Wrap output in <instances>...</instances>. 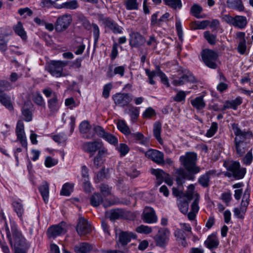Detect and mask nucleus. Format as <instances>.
<instances>
[{"instance_id":"f257e3e1","label":"nucleus","mask_w":253,"mask_h":253,"mask_svg":"<svg viewBox=\"0 0 253 253\" xmlns=\"http://www.w3.org/2000/svg\"><path fill=\"white\" fill-rule=\"evenodd\" d=\"M232 127L235 134L234 140V151L239 157H243L251 148L250 139L253 136L250 129L242 130L236 124H233Z\"/></svg>"},{"instance_id":"f03ea898","label":"nucleus","mask_w":253,"mask_h":253,"mask_svg":"<svg viewBox=\"0 0 253 253\" xmlns=\"http://www.w3.org/2000/svg\"><path fill=\"white\" fill-rule=\"evenodd\" d=\"M1 217L4 222L6 237L11 248L14 251L25 250L27 248L26 240L22 234L21 232L18 229L16 223L14 221L10 222V230L6 221L5 217L3 214H1Z\"/></svg>"},{"instance_id":"7ed1b4c3","label":"nucleus","mask_w":253,"mask_h":253,"mask_svg":"<svg viewBox=\"0 0 253 253\" xmlns=\"http://www.w3.org/2000/svg\"><path fill=\"white\" fill-rule=\"evenodd\" d=\"M197 154L194 152H186L184 155L179 158V161L181 165L188 171L193 173L200 172V169L196 167Z\"/></svg>"},{"instance_id":"20e7f679","label":"nucleus","mask_w":253,"mask_h":253,"mask_svg":"<svg viewBox=\"0 0 253 253\" xmlns=\"http://www.w3.org/2000/svg\"><path fill=\"white\" fill-rule=\"evenodd\" d=\"M202 57L205 64L209 68L215 69L217 67V53L210 49H206L202 52Z\"/></svg>"},{"instance_id":"39448f33","label":"nucleus","mask_w":253,"mask_h":253,"mask_svg":"<svg viewBox=\"0 0 253 253\" xmlns=\"http://www.w3.org/2000/svg\"><path fill=\"white\" fill-rule=\"evenodd\" d=\"M250 193L246 191L244 194L241 206L239 208H235L233 211L234 216L239 219H243L249 204Z\"/></svg>"},{"instance_id":"423d86ee","label":"nucleus","mask_w":253,"mask_h":253,"mask_svg":"<svg viewBox=\"0 0 253 253\" xmlns=\"http://www.w3.org/2000/svg\"><path fill=\"white\" fill-rule=\"evenodd\" d=\"M112 99L116 105L125 107L131 102L132 95L130 93L119 92L114 94Z\"/></svg>"},{"instance_id":"0eeeda50","label":"nucleus","mask_w":253,"mask_h":253,"mask_svg":"<svg viewBox=\"0 0 253 253\" xmlns=\"http://www.w3.org/2000/svg\"><path fill=\"white\" fill-rule=\"evenodd\" d=\"M145 73L148 77L149 83L151 84H155V82L154 80V78L156 76H159L161 79L162 82L169 86V80L166 75L160 70L159 67H157L154 71H150L149 69H145Z\"/></svg>"},{"instance_id":"6e6552de","label":"nucleus","mask_w":253,"mask_h":253,"mask_svg":"<svg viewBox=\"0 0 253 253\" xmlns=\"http://www.w3.org/2000/svg\"><path fill=\"white\" fill-rule=\"evenodd\" d=\"M67 64V61H52L49 66V72L53 76L57 78L63 76V68Z\"/></svg>"},{"instance_id":"1a4fd4ad","label":"nucleus","mask_w":253,"mask_h":253,"mask_svg":"<svg viewBox=\"0 0 253 253\" xmlns=\"http://www.w3.org/2000/svg\"><path fill=\"white\" fill-rule=\"evenodd\" d=\"M72 21L71 16L65 14L58 18L55 24V29L57 32L65 30L70 25Z\"/></svg>"},{"instance_id":"9d476101","label":"nucleus","mask_w":253,"mask_h":253,"mask_svg":"<svg viewBox=\"0 0 253 253\" xmlns=\"http://www.w3.org/2000/svg\"><path fill=\"white\" fill-rule=\"evenodd\" d=\"M228 170L232 172V175L237 179L243 178L246 173L245 168H241L239 162H233L228 168Z\"/></svg>"},{"instance_id":"9b49d317","label":"nucleus","mask_w":253,"mask_h":253,"mask_svg":"<svg viewBox=\"0 0 253 253\" xmlns=\"http://www.w3.org/2000/svg\"><path fill=\"white\" fill-rule=\"evenodd\" d=\"M15 132L17 140L20 142V143L23 147L27 149V141L24 130V125L21 121H19L17 122Z\"/></svg>"},{"instance_id":"f8f14e48","label":"nucleus","mask_w":253,"mask_h":253,"mask_svg":"<svg viewBox=\"0 0 253 253\" xmlns=\"http://www.w3.org/2000/svg\"><path fill=\"white\" fill-rule=\"evenodd\" d=\"M66 231V223L62 222L59 224L49 228L47 230V234L49 238H55L58 236L64 234Z\"/></svg>"},{"instance_id":"ddd939ff","label":"nucleus","mask_w":253,"mask_h":253,"mask_svg":"<svg viewBox=\"0 0 253 253\" xmlns=\"http://www.w3.org/2000/svg\"><path fill=\"white\" fill-rule=\"evenodd\" d=\"M142 219L144 222L149 224L156 223L158 220L154 210L149 207L145 208L142 213Z\"/></svg>"},{"instance_id":"4468645a","label":"nucleus","mask_w":253,"mask_h":253,"mask_svg":"<svg viewBox=\"0 0 253 253\" xmlns=\"http://www.w3.org/2000/svg\"><path fill=\"white\" fill-rule=\"evenodd\" d=\"M76 230L79 235L84 236L91 232V225L85 219L81 217L79 218Z\"/></svg>"},{"instance_id":"2eb2a0df","label":"nucleus","mask_w":253,"mask_h":253,"mask_svg":"<svg viewBox=\"0 0 253 253\" xmlns=\"http://www.w3.org/2000/svg\"><path fill=\"white\" fill-rule=\"evenodd\" d=\"M145 156L157 164H162L164 163V155L163 153L158 150H149L146 152Z\"/></svg>"},{"instance_id":"dca6fc26","label":"nucleus","mask_w":253,"mask_h":253,"mask_svg":"<svg viewBox=\"0 0 253 253\" xmlns=\"http://www.w3.org/2000/svg\"><path fill=\"white\" fill-rule=\"evenodd\" d=\"M195 81L193 75L190 72H187L179 78H174L172 81V84L175 86H180L187 82L193 83Z\"/></svg>"},{"instance_id":"f3484780","label":"nucleus","mask_w":253,"mask_h":253,"mask_svg":"<svg viewBox=\"0 0 253 253\" xmlns=\"http://www.w3.org/2000/svg\"><path fill=\"white\" fill-rule=\"evenodd\" d=\"M169 231L167 229H161L159 230L158 234L155 237L156 244L160 247H163L168 242L169 236Z\"/></svg>"},{"instance_id":"a211bd4d","label":"nucleus","mask_w":253,"mask_h":253,"mask_svg":"<svg viewBox=\"0 0 253 253\" xmlns=\"http://www.w3.org/2000/svg\"><path fill=\"white\" fill-rule=\"evenodd\" d=\"M90 204L93 207H98L101 203H103L104 207H109L115 204L114 202H108L107 200L103 201L101 195L98 193H94L90 199Z\"/></svg>"},{"instance_id":"6ab92c4d","label":"nucleus","mask_w":253,"mask_h":253,"mask_svg":"<svg viewBox=\"0 0 253 253\" xmlns=\"http://www.w3.org/2000/svg\"><path fill=\"white\" fill-rule=\"evenodd\" d=\"M101 147H102V143L97 141L86 142L83 145L84 150L92 155H93Z\"/></svg>"},{"instance_id":"aec40b11","label":"nucleus","mask_w":253,"mask_h":253,"mask_svg":"<svg viewBox=\"0 0 253 253\" xmlns=\"http://www.w3.org/2000/svg\"><path fill=\"white\" fill-rule=\"evenodd\" d=\"M196 199L194 200L191 206V211L189 212H187V216L190 220H194L196 216V214L198 213L199 210V207L198 206L199 201V195L196 194Z\"/></svg>"},{"instance_id":"412c9836","label":"nucleus","mask_w":253,"mask_h":253,"mask_svg":"<svg viewBox=\"0 0 253 253\" xmlns=\"http://www.w3.org/2000/svg\"><path fill=\"white\" fill-rule=\"evenodd\" d=\"M93 249V246L87 243H82L74 247V251L76 253H88Z\"/></svg>"},{"instance_id":"4be33fe9","label":"nucleus","mask_w":253,"mask_h":253,"mask_svg":"<svg viewBox=\"0 0 253 253\" xmlns=\"http://www.w3.org/2000/svg\"><path fill=\"white\" fill-rule=\"evenodd\" d=\"M188 201L184 196H180L177 199V204L179 210L184 214H187L188 211Z\"/></svg>"},{"instance_id":"5701e85b","label":"nucleus","mask_w":253,"mask_h":253,"mask_svg":"<svg viewBox=\"0 0 253 253\" xmlns=\"http://www.w3.org/2000/svg\"><path fill=\"white\" fill-rule=\"evenodd\" d=\"M105 27L110 29L114 34H121L123 28L112 20L107 19L105 22Z\"/></svg>"},{"instance_id":"b1692460","label":"nucleus","mask_w":253,"mask_h":253,"mask_svg":"<svg viewBox=\"0 0 253 253\" xmlns=\"http://www.w3.org/2000/svg\"><path fill=\"white\" fill-rule=\"evenodd\" d=\"M60 106L57 96L54 94L53 97L48 101V107L51 113L58 111Z\"/></svg>"},{"instance_id":"393cba45","label":"nucleus","mask_w":253,"mask_h":253,"mask_svg":"<svg viewBox=\"0 0 253 253\" xmlns=\"http://www.w3.org/2000/svg\"><path fill=\"white\" fill-rule=\"evenodd\" d=\"M135 235L131 232H121L119 235V242L122 245H125L129 242L132 238H135Z\"/></svg>"},{"instance_id":"a878e982","label":"nucleus","mask_w":253,"mask_h":253,"mask_svg":"<svg viewBox=\"0 0 253 253\" xmlns=\"http://www.w3.org/2000/svg\"><path fill=\"white\" fill-rule=\"evenodd\" d=\"M151 172L152 174L155 175L156 178L157 183L158 185H160L164 181L166 176H168V173L165 172L161 169H151Z\"/></svg>"},{"instance_id":"bb28decb","label":"nucleus","mask_w":253,"mask_h":253,"mask_svg":"<svg viewBox=\"0 0 253 253\" xmlns=\"http://www.w3.org/2000/svg\"><path fill=\"white\" fill-rule=\"evenodd\" d=\"M247 23V19L245 16L236 15L234 17L233 26L240 29H243L246 27Z\"/></svg>"},{"instance_id":"cd10ccee","label":"nucleus","mask_w":253,"mask_h":253,"mask_svg":"<svg viewBox=\"0 0 253 253\" xmlns=\"http://www.w3.org/2000/svg\"><path fill=\"white\" fill-rule=\"evenodd\" d=\"M143 37L137 33H133L130 36V44L131 46H137L143 43Z\"/></svg>"},{"instance_id":"c85d7f7f","label":"nucleus","mask_w":253,"mask_h":253,"mask_svg":"<svg viewBox=\"0 0 253 253\" xmlns=\"http://www.w3.org/2000/svg\"><path fill=\"white\" fill-rule=\"evenodd\" d=\"M0 102L9 110L13 109L11 97L3 92H0Z\"/></svg>"},{"instance_id":"c756f323","label":"nucleus","mask_w":253,"mask_h":253,"mask_svg":"<svg viewBox=\"0 0 253 253\" xmlns=\"http://www.w3.org/2000/svg\"><path fill=\"white\" fill-rule=\"evenodd\" d=\"M205 244L208 248L213 249L217 247L219 245V241L217 237L215 235H211L209 236L205 241Z\"/></svg>"},{"instance_id":"7c9ffc66","label":"nucleus","mask_w":253,"mask_h":253,"mask_svg":"<svg viewBox=\"0 0 253 253\" xmlns=\"http://www.w3.org/2000/svg\"><path fill=\"white\" fill-rule=\"evenodd\" d=\"M227 4L228 7L239 11H243L245 9L241 0H227Z\"/></svg>"},{"instance_id":"2f4dec72","label":"nucleus","mask_w":253,"mask_h":253,"mask_svg":"<svg viewBox=\"0 0 253 253\" xmlns=\"http://www.w3.org/2000/svg\"><path fill=\"white\" fill-rule=\"evenodd\" d=\"M44 202L47 203L49 198V184L44 181L39 188Z\"/></svg>"},{"instance_id":"473e14b6","label":"nucleus","mask_w":253,"mask_h":253,"mask_svg":"<svg viewBox=\"0 0 253 253\" xmlns=\"http://www.w3.org/2000/svg\"><path fill=\"white\" fill-rule=\"evenodd\" d=\"M90 125L87 121L82 122L80 125V129L81 132L84 134H86L85 136L86 138L89 139L94 136L93 134H88L90 130Z\"/></svg>"},{"instance_id":"72a5a7b5","label":"nucleus","mask_w":253,"mask_h":253,"mask_svg":"<svg viewBox=\"0 0 253 253\" xmlns=\"http://www.w3.org/2000/svg\"><path fill=\"white\" fill-rule=\"evenodd\" d=\"M126 113L129 115L132 122H134L137 119L139 115V109L134 106H129V108L125 111Z\"/></svg>"},{"instance_id":"f704fd0d","label":"nucleus","mask_w":253,"mask_h":253,"mask_svg":"<svg viewBox=\"0 0 253 253\" xmlns=\"http://www.w3.org/2000/svg\"><path fill=\"white\" fill-rule=\"evenodd\" d=\"M190 102L193 107L197 110H201L205 108L206 104L202 96L197 97L194 99H191Z\"/></svg>"},{"instance_id":"c9c22d12","label":"nucleus","mask_w":253,"mask_h":253,"mask_svg":"<svg viewBox=\"0 0 253 253\" xmlns=\"http://www.w3.org/2000/svg\"><path fill=\"white\" fill-rule=\"evenodd\" d=\"M162 129L161 124L158 122L154 124L153 133L154 135L160 144L163 143V140L161 137V132Z\"/></svg>"},{"instance_id":"e433bc0d","label":"nucleus","mask_w":253,"mask_h":253,"mask_svg":"<svg viewBox=\"0 0 253 253\" xmlns=\"http://www.w3.org/2000/svg\"><path fill=\"white\" fill-rule=\"evenodd\" d=\"M117 126L118 129L125 135H127L130 134V130L125 121L119 120Z\"/></svg>"},{"instance_id":"4c0bfd02","label":"nucleus","mask_w":253,"mask_h":253,"mask_svg":"<svg viewBox=\"0 0 253 253\" xmlns=\"http://www.w3.org/2000/svg\"><path fill=\"white\" fill-rule=\"evenodd\" d=\"M211 174V171H208L200 176L198 179V182L200 184L204 187H208L209 185L210 175Z\"/></svg>"},{"instance_id":"58836bf2","label":"nucleus","mask_w":253,"mask_h":253,"mask_svg":"<svg viewBox=\"0 0 253 253\" xmlns=\"http://www.w3.org/2000/svg\"><path fill=\"white\" fill-rule=\"evenodd\" d=\"M242 102V99L241 97H238L234 100L231 101H227L224 105V107L226 108H232L234 110L237 109L238 106L240 105Z\"/></svg>"},{"instance_id":"ea45409f","label":"nucleus","mask_w":253,"mask_h":253,"mask_svg":"<svg viewBox=\"0 0 253 253\" xmlns=\"http://www.w3.org/2000/svg\"><path fill=\"white\" fill-rule=\"evenodd\" d=\"M195 186L193 184H190L187 188V190L184 195L185 198L188 200H191L192 198L196 199V194H198L197 193L195 192Z\"/></svg>"},{"instance_id":"a19ab883","label":"nucleus","mask_w":253,"mask_h":253,"mask_svg":"<svg viewBox=\"0 0 253 253\" xmlns=\"http://www.w3.org/2000/svg\"><path fill=\"white\" fill-rule=\"evenodd\" d=\"M187 234L185 233L183 230L180 229H176L174 231V236L176 238V240L181 242V243L183 246L185 245V239Z\"/></svg>"},{"instance_id":"79ce46f5","label":"nucleus","mask_w":253,"mask_h":253,"mask_svg":"<svg viewBox=\"0 0 253 253\" xmlns=\"http://www.w3.org/2000/svg\"><path fill=\"white\" fill-rule=\"evenodd\" d=\"M13 207L17 215L21 219L22 218V215L24 212V210L22 204L18 201H14L13 203Z\"/></svg>"},{"instance_id":"37998d69","label":"nucleus","mask_w":253,"mask_h":253,"mask_svg":"<svg viewBox=\"0 0 253 253\" xmlns=\"http://www.w3.org/2000/svg\"><path fill=\"white\" fill-rule=\"evenodd\" d=\"M15 32L22 39H24L26 38V33L24 30L23 25L21 22L18 23L13 27Z\"/></svg>"},{"instance_id":"c03bdc74","label":"nucleus","mask_w":253,"mask_h":253,"mask_svg":"<svg viewBox=\"0 0 253 253\" xmlns=\"http://www.w3.org/2000/svg\"><path fill=\"white\" fill-rule=\"evenodd\" d=\"M73 187V185L72 184L66 183L62 186L60 194L66 196H69L72 192Z\"/></svg>"},{"instance_id":"a18cd8bd","label":"nucleus","mask_w":253,"mask_h":253,"mask_svg":"<svg viewBox=\"0 0 253 253\" xmlns=\"http://www.w3.org/2000/svg\"><path fill=\"white\" fill-rule=\"evenodd\" d=\"M102 138L112 145H116L118 143V138L115 135L107 132H106Z\"/></svg>"},{"instance_id":"49530a36","label":"nucleus","mask_w":253,"mask_h":253,"mask_svg":"<svg viewBox=\"0 0 253 253\" xmlns=\"http://www.w3.org/2000/svg\"><path fill=\"white\" fill-rule=\"evenodd\" d=\"M125 3L127 10H132L138 9L139 3L137 0H126Z\"/></svg>"},{"instance_id":"de8ad7c7","label":"nucleus","mask_w":253,"mask_h":253,"mask_svg":"<svg viewBox=\"0 0 253 253\" xmlns=\"http://www.w3.org/2000/svg\"><path fill=\"white\" fill-rule=\"evenodd\" d=\"M166 4L173 9L180 8L182 7L181 0H165Z\"/></svg>"},{"instance_id":"09e8293b","label":"nucleus","mask_w":253,"mask_h":253,"mask_svg":"<svg viewBox=\"0 0 253 253\" xmlns=\"http://www.w3.org/2000/svg\"><path fill=\"white\" fill-rule=\"evenodd\" d=\"M253 160V156L252 153V148H250L247 151V154L245 155L242 159V162L246 165L248 166L251 165Z\"/></svg>"},{"instance_id":"8fccbe9b","label":"nucleus","mask_w":253,"mask_h":253,"mask_svg":"<svg viewBox=\"0 0 253 253\" xmlns=\"http://www.w3.org/2000/svg\"><path fill=\"white\" fill-rule=\"evenodd\" d=\"M33 100L34 102L38 105L42 106L44 105V99L41 94L38 91L33 94Z\"/></svg>"},{"instance_id":"3c124183","label":"nucleus","mask_w":253,"mask_h":253,"mask_svg":"<svg viewBox=\"0 0 253 253\" xmlns=\"http://www.w3.org/2000/svg\"><path fill=\"white\" fill-rule=\"evenodd\" d=\"M217 128H218L217 124L215 122L212 123L210 128L208 130V131L206 133V136L208 137H212L213 135H214V134L217 131Z\"/></svg>"},{"instance_id":"603ef678","label":"nucleus","mask_w":253,"mask_h":253,"mask_svg":"<svg viewBox=\"0 0 253 253\" xmlns=\"http://www.w3.org/2000/svg\"><path fill=\"white\" fill-rule=\"evenodd\" d=\"M130 135L131 137L133 139L137 141H139L140 143L141 144H145V141L144 140V136L142 133L139 132L133 133H130Z\"/></svg>"},{"instance_id":"864d4df0","label":"nucleus","mask_w":253,"mask_h":253,"mask_svg":"<svg viewBox=\"0 0 253 253\" xmlns=\"http://www.w3.org/2000/svg\"><path fill=\"white\" fill-rule=\"evenodd\" d=\"M155 115V111L151 107L146 108L142 114L143 117L145 119H150Z\"/></svg>"},{"instance_id":"5fc2aeb1","label":"nucleus","mask_w":253,"mask_h":253,"mask_svg":"<svg viewBox=\"0 0 253 253\" xmlns=\"http://www.w3.org/2000/svg\"><path fill=\"white\" fill-rule=\"evenodd\" d=\"M121 156H124L127 154L129 151L128 146L125 143H121L117 148Z\"/></svg>"},{"instance_id":"6e6d98bb","label":"nucleus","mask_w":253,"mask_h":253,"mask_svg":"<svg viewBox=\"0 0 253 253\" xmlns=\"http://www.w3.org/2000/svg\"><path fill=\"white\" fill-rule=\"evenodd\" d=\"M112 88V84L108 83L103 86L102 96L105 98H108L110 96V92Z\"/></svg>"},{"instance_id":"4d7b16f0","label":"nucleus","mask_w":253,"mask_h":253,"mask_svg":"<svg viewBox=\"0 0 253 253\" xmlns=\"http://www.w3.org/2000/svg\"><path fill=\"white\" fill-rule=\"evenodd\" d=\"M9 35V34H5L2 37L0 36V50L2 52L5 51L7 49V41L5 40V37Z\"/></svg>"},{"instance_id":"13d9d810","label":"nucleus","mask_w":253,"mask_h":253,"mask_svg":"<svg viewBox=\"0 0 253 253\" xmlns=\"http://www.w3.org/2000/svg\"><path fill=\"white\" fill-rule=\"evenodd\" d=\"M205 38L208 42L211 44H215L216 42V36L211 34L209 31H206L204 34Z\"/></svg>"},{"instance_id":"bf43d9fd","label":"nucleus","mask_w":253,"mask_h":253,"mask_svg":"<svg viewBox=\"0 0 253 253\" xmlns=\"http://www.w3.org/2000/svg\"><path fill=\"white\" fill-rule=\"evenodd\" d=\"M58 163L57 159H53L50 157H47L44 161V165L47 168H50L57 165Z\"/></svg>"},{"instance_id":"052dcab7","label":"nucleus","mask_w":253,"mask_h":253,"mask_svg":"<svg viewBox=\"0 0 253 253\" xmlns=\"http://www.w3.org/2000/svg\"><path fill=\"white\" fill-rule=\"evenodd\" d=\"M136 231L139 233L149 234L152 232V229L148 226L141 225L136 228Z\"/></svg>"},{"instance_id":"680f3d73","label":"nucleus","mask_w":253,"mask_h":253,"mask_svg":"<svg viewBox=\"0 0 253 253\" xmlns=\"http://www.w3.org/2000/svg\"><path fill=\"white\" fill-rule=\"evenodd\" d=\"M92 31L93 34V38L94 42L96 43L98 40L99 35H100V31L98 26L96 24H92Z\"/></svg>"},{"instance_id":"e2e57ef3","label":"nucleus","mask_w":253,"mask_h":253,"mask_svg":"<svg viewBox=\"0 0 253 253\" xmlns=\"http://www.w3.org/2000/svg\"><path fill=\"white\" fill-rule=\"evenodd\" d=\"M78 4L76 0H73L63 3V7L66 8L74 9L77 8Z\"/></svg>"},{"instance_id":"0e129e2a","label":"nucleus","mask_w":253,"mask_h":253,"mask_svg":"<svg viewBox=\"0 0 253 253\" xmlns=\"http://www.w3.org/2000/svg\"><path fill=\"white\" fill-rule=\"evenodd\" d=\"M202 11V7L198 4H194L191 9L192 14L197 18H200L199 15Z\"/></svg>"},{"instance_id":"69168bd1","label":"nucleus","mask_w":253,"mask_h":253,"mask_svg":"<svg viewBox=\"0 0 253 253\" xmlns=\"http://www.w3.org/2000/svg\"><path fill=\"white\" fill-rule=\"evenodd\" d=\"M122 216V212L120 210H112L110 212L109 218L111 220H115L119 218Z\"/></svg>"},{"instance_id":"338daca9","label":"nucleus","mask_w":253,"mask_h":253,"mask_svg":"<svg viewBox=\"0 0 253 253\" xmlns=\"http://www.w3.org/2000/svg\"><path fill=\"white\" fill-rule=\"evenodd\" d=\"M12 88V85L7 81H0V92L4 90H9Z\"/></svg>"},{"instance_id":"774afa93","label":"nucleus","mask_w":253,"mask_h":253,"mask_svg":"<svg viewBox=\"0 0 253 253\" xmlns=\"http://www.w3.org/2000/svg\"><path fill=\"white\" fill-rule=\"evenodd\" d=\"M65 104L66 106L69 107L70 109H73L79 105V103H76L73 98H68L66 99Z\"/></svg>"}]
</instances>
